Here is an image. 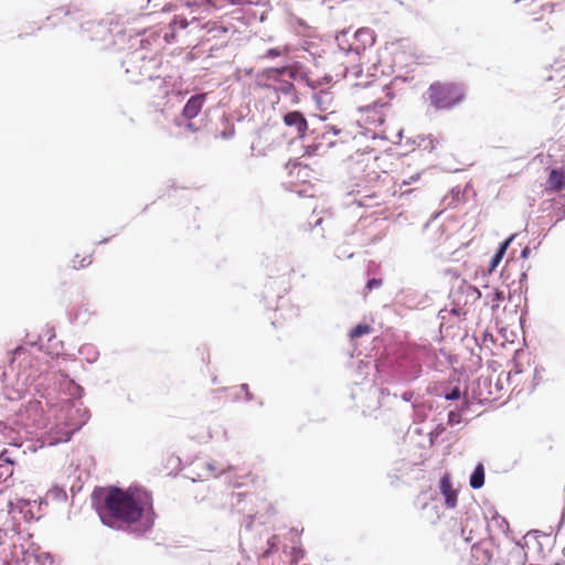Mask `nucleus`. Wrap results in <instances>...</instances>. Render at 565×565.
<instances>
[{
  "label": "nucleus",
  "instance_id": "obj_1",
  "mask_svg": "<svg viewBox=\"0 0 565 565\" xmlns=\"http://www.w3.org/2000/svg\"><path fill=\"white\" fill-rule=\"evenodd\" d=\"M99 515L106 525H135L139 533L149 531L156 519L151 494L138 488H109L99 508Z\"/></svg>",
  "mask_w": 565,
  "mask_h": 565
},
{
  "label": "nucleus",
  "instance_id": "obj_2",
  "mask_svg": "<svg viewBox=\"0 0 565 565\" xmlns=\"http://www.w3.org/2000/svg\"><path fill=\"white\" fill-rule=\"evenodd\" d=\"M430 105L437 110L450 109L459 105L466 96L463 86L450 82H435L428 88Z\"/></svg>",
  "mask_w": 565,
  "mask_h": 565
},
{
  "label": "nucleus",
  "instance_id": "obj_3",
  "mask_svg": "<svg viewBox=\"0 0 565 565\" xmlns=\"http://www.w3.org/2000/svg\"><path fill=\"white\" fill-rule=\"evenodd\" d=\"M21 423L26 427L43 429L49 426V419L44 414L42 402L30 399L23 404L18 413Z\"/></svg>",
  "mask_w": 565,
  "mask_h": 565
},
{
  "label": "nucleus",
  "instance_id": "obj_4",
  "mask_svg": "<svg viewBox=\"0 0 565 565\" xmlns=\"http://www.w3.org/2000/svg\"><path fill=\"white\" fill-rule=\"evenodd\" d=\"M49 412L55 414L56 423L50 429L57 435L50 444L68 441L72 435L79 428L77 424L66 422L72 408L68 406L58 409L51 407Z\"/></svg>",
  "mask_w": 565,
  "mask_h": 565
},
{
  "label": "nucleus",
  "instance_id": "obj_5",
  "mask_svg": "<svg viewBox=\"0 0 565 565\" xmlns=\"http://www.w3.org/2000/svg\"><path fill=\"white\" fill-rule=\"evenodd\" d=\"M284 122L288 127H295L298 137H305L308 130V122L300 111H290L284 116Z\"/></svg>",
  "mask_w": 565,
  "mask_h": 565
},
{
  "label": "nucleus",
  "instance_id": "obj_6",
  "mask_svg": "<svg viewBox=\"0 0 565 565\" xmlns=\"http://www.w3.org/2000/svg\"><path fill=\"white\" fill-rule=\"evenodd\" d=\"M439 489L445 497L446 507L454 509L457 505V491L452 488L451 479L448 473L444 475L439 481Z\"/></svg>",
  "mask_w": 565,
  "mask_h": 565
},
{
  "label": "nucleus",
  "instance_id": "obj_7",
  "mask_svg": "<svg viewBox=\"0 0 565 565\" xmlns=\"http://www.w3.org/2000/svg\"><path fill=\"white\" fill-rule=\"evenodd\" d=\"M204 100H205L204 94L192 96L186 102V104L182 110L183 117L186 118L188 120H191L194 117H196L203 107Z\"/></svg>",
  "mask_w": 565,
  "mask_h": 565
},
{
  "label": "nucleus",
  "instance_id": "obj_8",
  "mask_svg": "<svg viewBox=\"0 0 565 565\" xmlns=\"http://www.w3.org/2000/svg\"><path fill=\"white\" fill-rule=\"evenodd\" d=\"M565 189V169H552L547 179V191L562 192Z\"/></svg>",
  "mask_w": 565,
  "mask_h": 565
},
{
  "label": "nucleus",
  "instance_id": "obj_9",
  "mask_svg": "<svg viewBox=\"0 0 565 565\" xmlns=\"http://www.w3.org/2000/svg\"><path fill=\"white\" fill-rule=\"evenodd\" d=\"M475 565H489L492 558L490 550L483 544L478 543L471 548Z\"/></svg>",
  "mask_w": 565,
  "mask_h": 565
},
{
  "label": "nucleus",
  "instance_id": "obj_10",
  "mask_svg": "<svg viewBox=\"0 0 565 565\" xmlns=\"http://www.w3.org/2000/svg\"><path fill=\"white\" fill-rule=\"evenodd\" d=\"M514 237H515V234L511 235L510 237H508L504 242H502L500 244L497 253L494 254V256L492 257V259L490 262L489 271H493L497 268V266L500 264L508 247L510 246V244L514 239Z\"/></svg>",
  "mask_w": 565,
  "mask_h": 565
},
{
  "label": "nucleus",
  "instance_id": "obj_11",
  "mask_svg": "<svg viewBox=\"0 0 565 565\" xmlns=\"http://www.w3.org/2000/svg\"><path fill=\"white\" fill-rule=\"evenodd\" d=\"M553 32H554V26L550 21H547L545 23H539L534 29L535 36L543 41L552 40Z\"/></svg>",
  "mask_w": 565,
  "mask_h": 565
},
{
  "label": "nucleus",
  "instance_id": "obj_12",
  "mask_svg": "<svg viewBox=\"0 0 565 565\" xmlns=\"http://www.w3.org/2000/svg\"><path fill=\"white\" fill-rule=\"evenodd\" d=\"M26 392V385L25 383H17V386H4V395L10 401H17L20 399L24 393Z\"/></svg>",
  "mask_w": 565,
  "mask_h": 565
},
{
  "label": "nucleus",
  "instance_id": "obj_13",
  "mask_svg": "<svg viewBox=\"0 0 565 565\" xmlns=\"http://www.w3.org/2000/svg\"><path fill=\"white\" fill-rule=\"evenodd\" d=\"M469 483L472 489H480L484 484V468L482 463L475 468Z\"/></svg>",
  "mask_w": 565,
  "mask_h": 565
},
{
  "label": "nucleus",
  "instance_id": "obj_14",
  "mask_svg": "<svg viewBox=\"0 0 565 565\" xmlns=\"http://www.w3.org/2000/svg\"><path fill=\"white\" fill-rule=\"evenodd\" d=\"M355 39L361 41L363 46L372 45L374 43V34L371 29L362 28L355 32Z\"/></svg>",
  "mask_w": 565,
  "mask_h": 565
},
{
  "label": "nucleus",
  "instance_id": "obj_15",
  "mask_svg": "<svg viewBox=\"0 0 565 565\" xmlns=\"http://www.w3.org/2000/svg\"><path fill=\"white\" fill-rule=\"evenodd\" d=\"M92 263L90 255L83 256L79 258V255H75L72 260V267L74 269H81L87 267Z\"/></svg>",
  "mask_w": 565,
  "mask_h": 565
},
{
  "label": "nucleus",
  "instance_id": "obj_16",
  "mask_svg": "<svg viewBox=\"0 0 565 565\" xmlns=\"http://www.w3.org/2000/svg\"><path fill=\"white\" fill-rule=\"evenodd\" d=\"M371 331V327L367 326V324H358L355 326L351 332H350V337L351 339H355V338H360L364 334H367L370 333Z\"/></svg>",
  "mask_w": 565,
  "mask_h": 565
},
{
  "label": "nucleus",
  "instance_id": "obj_17",
  "mask_svg": "<svg viewBox=\"0 0 565 565\" xmlns=\"http://www.w3.org/2000/svg\"><path fill=\"white\" fill-rule=\"evenodd\" d=\"M171 28L173 31L185 29L189 25L186 18L182 15H175L171 22Z\"/></svg>",
  "mask_w": 565,
  "mask_h": 565
},
{
  "label": "nucleus",
  "instance_id": "obj_18",
  "mask_svg": "<svg viewBox=\"0 0 565 565\" xmlns=\"http://www.w3.org/2000/svg\"><path fill=\"white\" fill-rule=\"evenodd\" d=\"M305 555V552L302 548L300 547H292L291 551H290V563L291 564H297Z\"/></svg>",
  "mask_w": 565,
  "mask_h": 565
},
{
  "label": "nucleus",
  "instance_id": "obj_19",
  "mask_svg": "<svg viewBox=\"0 0 565 565\" xmlns=\"http://www.w3.org/2000/svg\"><path fill=\"white\" fill-rule=\"evenodd\" d=\"M460 397V390L459 387H454L449 393L445 394V398L448 401H455Z\"/></svg>",
  "mask_w": 565,
  "mask_h": 565
},
{
  "label": "nucleus",
  "instance_id": "obj_20",
  "mask_svg": "<svg viewBox=\"0 0 565 565\" xmlns=\"http://www.w3.org/2000/svg\"><path fill=\"white\" fill-rule=\"evenodd\" d=\"M380 286H382V280L373 278L367 281L365 287L369 291H371L372 289L379 288Z\"/></svg>",
  "mask_w": 565,
  "mask_h": 565
},
{
  "label": "nucleus",
  "instance_id": "obj_21",
  "mask_svg": "<svg viewBox=\"0 0 565 565\" xmlns=\"http://www.w3.org/2000/svg\"><path fill=\"white\" fill-rule=\"evenodd\" d=\"M503 299H504V294H503V291H499V290H497V291L494 292V298L492 299V301H493V302H495V301H497V302H499V301H502Z\"/></svg>",
  "mask_w": 565,
  "mask_h": 565
},
{
  "label": "nucleus",
  "instance_id": "obj_22",
  "mask_svg": "<svg viewBox=\"0 0 565 565\" xmlns=\"http://www.w3.org/2000/svg\"><path fill=\"white\" fill-rule=\"evenodd\" d=\"M540 8L543 10H548V12H552L553 6L551 3L540 4Z\"/></svg>",
  "mask_w": 565,
  "mask_h": 565
},
{
  "label": "nucleus",
  "instance_id": "obj_23",
  "mask_svg": "<svg viewBox=\"0 0 565 565\" xmlns=\"http://www.w3.org/2000/svg\"><path fill=\"white\" fill-rule=\"evenodd\" d=\"M520 373H521V371L515 366L514 370L509 371V379H511L512 376L518 375Z\"/></svg>",
  "mask_w": 565,
  "mask_h": 565
},
{
  "label": "nucleus",
  "instance_id": "obj_24",
  "mask_svg": "<svg viewBox=\"0 0 565 565\" xmlns=\"http://www.w3.org/2000/svg\"><path fill=\"white\" fill-rule=\"evenodd\" d=\"M529 254H530V248H529V247H525V248L522 250L521 256H522L523 258H526Z\"/></svg>",
  "mask_w": 565,
  "mask_h": 565
},
{
  "label": "nucleus",
  "instance_id": "obj_25",
  "mask_svg": "<svg viewBox=\"0 0 565 565\" xmlns=\"http://www.w3.org/2000/svg\"><path fill=\"white\" fill-rule=\"evenodd\" d=\"M278 54H279V53H278V51H276V50H269V51H268V55H270V56H277Z\"/></svg>",
  "mask_w": 565,
  "mask_h": 565
},
{
  "label": "nucleus",
  "instance_id": "obj_26",
  "mask_svg": "<svg viewBox=\"0 0 565 565\" xmlns=\"http://www.w3.org/2000/svg\"><path fill=\"white\" fill-rule=\"evenodd\" d=\"M276 541H277V536H273L269 541V543L271 544V546L276 545Z\"/></svg>",
  "mask_w": 565,
  "mask_h": 565
},
{
  "label": "nucleus",
  "instance_id": "obj_27",
  "mask_svg": "<svg viewBox=\"0 0 565 565\" xmlns=\"http://www.w3.org/2000/svg\"><path fill=\"white\" fill-rule=\"evenodd\" d=\"M186 128H188L189 130H195V128H194L193 124H191V122H189V124L186 125Z\"/></svg>",
  "mask_w": 565,
  "mask_h": 565
}]
</instances>
